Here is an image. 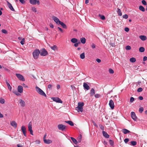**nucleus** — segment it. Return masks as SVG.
<instances>
[{
  "mask_svg": "<svg viewBox=\"0 0 147 147\" xmlns=\"http://www.w3.org/2000/svg\"><path fill=\"white\" fill-rule=\"evenodd\" d=\"M109 72L111 74H113L114 73V71L113 70L111 69H109Z\"/></svg>",
  "mask_w": 147,
  "mask_h": 147,
  "instance_id": "41",
  "label": "nucleus"
},
{
  "mask_svg": "<svg viewBox=\"0 0 147 147\" xmlns=\"http://www.w3.org/2000/svg\"><path fill=\"white\" fill-rule=\"evenodd\" d=\"M60 85L59 84H57V89H59L60 88Z\"/></svg>",
  "mask_w": 147,
  "mask_h": 147,
  "instance_id": "64",
  "label": "nucleus"
},
{
  "mask_svg": "<svg viewBox=\"0 0 147 147\" xmlns=\"http://www.w3.org/2000/svg\"><path fill=\"white\" fill-rule=\"evenodd\" d=\"M84 87L87 90H88L90 89V87L86 83L84 82L83 84Z\"/></svg>",
  "mask_w": 147,
  "mask_h": 147,
  "instance_id": "20",
  "label": "nucleus"
},
{
  "mask_svg": "<svg viewBox=\"0 0 147 147\" xmlns=\"http://www.w3.org/2000/svg\"><path fill=\"white\" fill-rule=\"evenodd\" d=\"M95 97L96 98H99L100 97V94H95L94 95Z\"/></svg>",
  "mask_w": 147,
  "mask_h": 147,
  "instance_id": "44",
  "label": "nucleus"
},
{
  "mask_svg": "<svg viewBox=\"0 0 147 147\" xmlns=\"http://www.w3.org/2000/svg\"><path fill=\"white\" fill-rule=\"evenodd\" d=\"M125 49L126 50H129L131 49V47L129 46H127L125 47Z\"/></svg>",
  "mask_w": 147,
  "mask_h": 147,
  "instance_id": "46",
  "label": "nucleus"
},
{
  "mask_svg": "<svg viewBox=\"0 0 147 147\" xmlns=\"http://www.w3.org/2000/svg\"><path fill=\"white\" fill-rule=\"evenodd\" d=\"M18 92L20 93L23 92V88L21 86H19L18 88Z\"/></svg>",
  "mask_w": 147,
  "mask_h": 147,
  "instance_id": "17",
  "label": "nucleus"
},
{
  "mask_svg": "<svg viewBox=\"0 0 147 147\" xmlns=\"http://www.w3.org/2000/svg\"><path fill=\"white\" fill-rule=\"evenodd\" d=\"M99 127L102 130H103L104 129V127L102 125H99Z\"/></svg>",
  "mask_w": 147,
  "mask_h": 147,
  "instance_id": "53",
  "label": "nucleus"
},
{
  "mask_svg": "<svg viewBox=\"0 0 147 147\" xmlns=\"http://www.w3.org/2000/svg\"><path fill=\"white\" fill-rule=\"evenodd\" d=\"M40 53V51L38 49H36L34 51L33 53V55L34 59H37Z\"/></svg>",
  "mask_w": 147,
  "mask_h": 147,
  "instance_id": "3",
  "label": "nucleus"
},
{
  "mask_svg": "<svg viewBox=\"0 0 147 147\" xmlns=\"http://www.w3.org/2000/svg\"><path fill=\"white\" fill-rule=\"evenodd\" d=\"M78 140L79 142H81L82 140V136L80 135V136H79L78 138Z\"/></svg>",
  "mask_w": 147,
  "mask_h": 147,
  "instance_id": "39",
  "label": "nucleus"
},
{
  "mask_svg": "<svg viewBox=\"0 0 147 147\" xmlns=\"http://www.w3.org/2000/svg\"><path fill=\"white\" fill-rule=\"evenodd\" d=\"M57 127L59 130L63 131H64L66 127V126L62 124L58 125Z\"/></svg>",
  "mask_w": 147,
  "mask_h": 147,
  "instance_id": "7",
  "label": "nucleus"
},
{
  "mask_svg": "<svg viewBox=\"0 0 147 147\" xmlns=\"http://www.w3.org/2000/svg\"><path fill=\"white\" fill-rule=\"evenodd\" d=\"M19 103L20 106L22 107H24L25 105V102L22 99H20L19 101Z\"/></svg>",
  "mask_w": 147,
  "mask_h": 147,
  "instance_id": "16",
  "label": "nucleus"
},
{
  "mask_svg": "<svg viewBox=\"0 0 147 147\" xmlns=\"http://www.w3.org/2000/svg\"><path fill=\"white\" fill-rule=\"evenodd\" d=\"M143 90V89L142 88H139L137 90V91L138 92H142Z\"/></svg>",
  "mask_w": 147,
  "mask_h": 147,
  "instance_id": "48",
  "label": "nucleus"
},
{
  "mask_svg": "<svg viewBox=\"0 0 147 147\" xmlns=\"http://www.w3.org/2000/svg\"><path fill=\"white\" fill-rule=\"evenodd\" d=\"M51 49H52V50H53L54 51H55V50H57V46L55 45H54L53 46L51 47Z\"/></svg>",
  "mask_w": 147,
  "mask_h": 147,
  "instance_id": "29",
  "label": "nucleus"
},
{
  "mask_svg": "<svg viewBox=\"0 0 147 147\" xmlns=\"http://www.w3.org/2000/svg\"><path fill=\"white\" fill-rule=\"evenodd\" d=\"M80 43V42H79L78 43H75V44L74 45V46L76 47H77L78 46V44Z\"/></svg>",
  "mask_w": 147,
  "mask_h": 147,
  "instance_id": "58",
  "label": "nucleus"
},
{
  "mask_svg": "<svg viewBox=\"0 0 147 147\" xmlns=\"http://www.w3.org/2000/svg\"><path fill=\"white\" fill-rule=\"evenodd\" d=\"M29 2L31 4L33 5H36V4L39 5L40 4V2L39 0H30Z\"/></svg>",
  "mask_w": 147,
  "mask_h": 147,
  "instance_id": "5",
  "label": "nucleus"
},
{
  "mask_svg": "<svg viewBox=\"0 0 147 147\" xmlns=\"http://www.w3.org/2000/svg\"><path fill=\"white\" fill-rule=\"evenodd\" d=\"M10 124L11 125L15 128H16L17 127V124L15 121H12L11 122Z\"/></svg>",
  "mask_w": 147,
  "mask_h": 147,
  "instance_id": "14",
  "label": "nucleus"
},
{
  "mask_svg": "<svg viewBox=\"0 0 147 147\" xmlns=\"http://www.w3.org/2000/svg\"><path fill=\"white\" fill-rule=\"evenodd\" d=\"M145 49L143 47H140L139 49V51L140 52H143L144 51Z\"/></svg>",
  "mask_w": 147,
  "mask_h": 147,
  "instance_id": "35",
  "label": "nucleus"
},
{
  "mask_svg": "<svg viewBox=\"0 0 147 147\" xmlns=\"http://www.w3.org/2000/svg\"><path fill=\"white\" fill-rule=\"evenodd\" d=\"M25 42V40L24 38H23L20 42V43L22 45H23L24 44Z\"/></svg>",
  "mask_w": 147,
  "mask_h": 147,
  "instance_id": "40",
  "label": "nucleus"
},
{
  "mask_svg": "<svg viewBox=\"0 0 147 147\" xmlns=\"http://www.w3.org/2000/svg\"><path fill=\"white\" fill-rule=\"evenodd\" d=\"M142 3L144 5H147L146 2L144 0H143L142 1Z\"/></svg>",
  "mask_w": 147,
  "mask_h": 147,
  "instance_id": "50",
  "label": "nucleus"
},
{
  "mask_svg": "<svg viewBox=\"0 0 147 147\" xmlns=\"http://www.w3.org/2000/svg\"><path fill=\"white\" fill-rule=\"evenodd\" d=\"M32 10L35 12H36V8L34 7H32L31 8Z\"/></svg>",
  "mask_w": 147,
  "mask_h": 147,
  "instance_id": "45",
  "label": "nucleus"
},
{
  "mask_svg": "<svg viewBox=\"0 0 147 147\" xmlns=\"http://www.w3.org/2000/svg\"><path fill=\"white\" fill-rule=\"evenodd\" d=\"M131 115L132 118L135 121H136L137 117L136 116L135 113L134 112H131Z\"/></svg>",
  "mask_w": 147,
  "mask_h": 147,
  "instance_id": "10",
  "label": "nucleus"
},
{
  "mask_svg": "<svg viewBox=\"0 0 147 147\" xmlns=\"http://www.w3.org/2000/svg\"><path fill=\"white\" fill-rule=\"evenodd\" d=\"M22 85L23 86L24 88H28V86L26 85V84H25L24 83H23L22 84Z\"/></svg>",
  "mask_w": 147,
  "mask_h": 147,
  "instance_id": "61",
  "label": "nucleus"
},
{
  "mask_svg": "<svg viewBox=\"0 0 147 147\" xmlns=\"http://www.w3.org/2000/svg\"><path fill=\"white\" fill-rule=\"evenodd\" d=\"M1 32L5 34H7V31L5 29H2L1 30Z\"/></svg>",
  "mask_w": 147,
  "mask_h": 147,
  "instance_id": "42",
  "label": "nucleus"
},
{
  "mask_svg": "<svg viewBox=\"0 0 147 147\" xmlns=\"http://www.w3.org/2000/svg\"><path fill=\"white\" fill-rule=\"evenodd\" d=\"M129 140L128 138H126L124 140V141L125 143H126L129 141Z\"/></svg>",
  "mask_w": 147,
  "mask_h": 147,
  "instance_id": "56",
  "label": "nucleus"
},
{
  "mask_svg": "<svg viewBox=\"0 0 147 147\" xmlns=\"http://www.w3.org/2000/svg\"><path fill=\"white\" fill-rule=\"evenodd\" d=\"M109 105L112 109H113L114 107V102L113 100H111L109 103Z\"/></svg>",
  "mask_w": 147,
  "mask_h": 147,
  "instance_id": "13",
  "label": "nucleus"
},
{
  "mask_svg": "<svg viewBox=\"0 0 147 147\" xmlns=\"http://www.w3.org/2000/svg\"><path fill=\"white\" fill-rule=\"evenodd\" d=\"M44 142L46 144H49L52 143V141L49 139H45L44 140Z\"/></svg>",
  "mask_w": 147,
  "mask_h": 147,
  "instance_id": "19",
  "label": "nucleus"
},
{
  "mask_svg": "<svg viewBox=\"0 0 147 147\" xmlns=\"http://www.w3.org/2000/svg\"><path fill=\"white\" fill-rule=\"evenodd\" d=\"M126 32H128L129 31V29L127 27H125L124 28Z\"/></svg>",
  "mask_w": 147,
  "mask_h": 147,
  "instance_id": "55",
  "label": "nucleus"
},
{
  "mask_svg": "<svg viewBox=\"0 0 147 147\" xmlns=\"http://www.w3.org/2000/svg\"><path fill=\"white\" fill-rule=\"evenodd\" d=\"M92 122L94 126L96 127H98V125L96 124L95 122L94 121H92Z\"/></svg>",
  "mask_w": 147,
  "mask_h": 147,
  "instance_id": "57",
  "label": "nucleus"
},
{
  "mask_svg": "<svg viewBox=\"0 0 147 147\" xmlns=\"http://www.w3.org/2000/svg\"><path fill=\"white\" fill-rule=\"evenodd\" d=\"M81 42L82 44H85L86 42V40L84 38H82L80 39Z\"/></svg>",
  "mask_w": 147,
  "mask_h": 147,
  "instance_id": "26",
  "label": "nucleus"
},
{
  "mask_svg": "<svg viewBox=\"0 0 147 147\" xmlns=\"http://www.w3.org/2000/svg\"><path fill=\"white\" fill-rule=\"evenodd\" d=\"M40 54L41 56H45L48 54L47 51L45 49L40 50Z\"/></svg>",
  "mask_w": 147,
  "mask_h": 147,
  "instance_id": "4",
  "label": "nucleus"
},
{
  "mask_svg": "<svg viewBox=\"0 0 147 147\" xmlns=\"http://www.w3.org/2000/svg\"><path fill=\"white\" fill-rule=\"evenodd\" d=\"M143 110L144 109L143 107H141L139 108V111L140 113H142Z\"/></svg>",
  "mask_w": 147,
  "mask_h": 147,
  "instance_id": "43",
  "label": "nucleus"
},
{
  "mask_svg": "<svg viewBox=\"0 0 147 147\" xmlns=\"http://www.w3.org/2000/svg\"><path fill=\"white\" fill-rule=\"evenodd\" d=\"M19 1L21 3L23 4L25 3V2L24 0H19Z\"/></svg>",
  "mask_w": 147,
  "mask_h": 147,
  "instance_id": "63",
  "label": "nucleus"
},
{
  "mask_svg": "<svg viewBox=\"0 0 147 147\" xmlns=\"http://www.w3.org/2000/svg\"><path fill=\"white\" fill-rule=\"evenodd\" d=\"M117 13L118 14V15L119 16H121L122 15V13L121 12V10L119 9H117Z\"/></svg>",
  "mask_w": 147,
  "mask_h": 147,
  "instance_id": "32",
  "label": "nucleus"
},
{
  "mask_svg": "<svg viewBox=\"0 0 147 147\" xmlns=\"http://www.w3.org/2000/svg\"><path fill=\"white\" fill-rule=\"evenodd\" d=\"M128 17V15H127L126 14H125L123 16V18L126 19Z\"/></svg>",
  "mask_w": 147,
  "mask_h": 147,
  "instance_id": "51",
  "label": "nucleus"
},
{
  "mask_svg": "<svg viewBox=\"0 0 147 147\" xmlns=\"http://www.w3.org/2000/svg\"><path fill=\"white\" fill-rule=\"evenodd\" d=\"M130 61L132 63H134L136 61V59L134 57L131 58L129 59Z\"/></svg>",
  "mask_w": 147,
  "mask_h": 147,
  "instance_id": "33",
  "label": "nucleus"
},
{
  "mask_svg": "<svg viewBox=\"0 0 147 147\" xmlns=\"http://www.w3.org/2000/svg\"><path fill=\"white\" fill-rule=\"evenodd\" d=\"M65 122L66 123H68L69 125L71 126H73L74 125V124L71 121H65Z\"/></svg>",
  "mask_w": 147,
  "mask_h": 147,
  "instance_id": "28",
  "label": "nucleus"
},
{
  "mask_svg": "<svg viewBox=\"0 0 147 147\" xmlns=\"http://www.w3.org/2000/svg\"><path fill=\"white\" fill-rule=\"evenodd\" d=\"M143 61H145L147 60V57L146 56H145L143 58Z\"/></svg>",
  "mask_w": 147,
  "mask_h": 147,
  "instance_id": "62",
  "label": "nucleus"
},
{
  "mask_svg": "<svg viewBox=\"0 0 147 147\" xmlns=\"http://www.w3.org/2000/svg\"><path fill=\"white\" fill-rule=\"evenodd\" d=\"M77 39L76 38H73L71 40V42L73 43H76L77 42Z\"/></svg>",
  "mask_w": 147,
  "mask_h": 147,
  "instance_id": "30",
  "label": "nucleus"
},
{
  "mask_svg": "<svg viewBox=\"0 0 147 147\" xmlns=\"http://www.w3.org/2000/svg\"><path fill=\"white\" fill-rule=\"evenodd\" d=\"M90 95L91 96H93L95 94L94 90L93 88H92L90 91Z\"/></svg>",
  "mask_w": 147,
  "mask_h": 147,
  "instance_id": "25",
  "label": "nucleus"
},
{
  "mask_svg": "<svg viewBox=\"0 0 147 147\" xmlns=\"http://www.w3.org/2000/svg\"><path fill=\"white\" fill-rule=\"evenodd\" d=\"M71 139L75 144H77L78 142L75 139L72 137H71Z\"/></svg>",
  "mask_w": 147,
  "mask_h": 147,
  "instance_id": "27",
  "label": "nucleus"
},
{
  "mask_svg": "<svg viewBox=\"0 0 147 147\" xmlns=\"http://www.w3.org/2000/svg\"><path fill=\"white\" fill-rule=\"evenodd\" d=\"M91 47L92 49H94L96 47V45L94 43H92L91 45Z\"/></svg>",
  "mask_w": 147,
  "mask_h": 147,
  "instance_id": "54",
  "label": "nucleus"
},
{
  "mask_svg": "<svg viewBox=\"0 0 147 147\" xmlns=\"http://www.w3.org/2000/svg\"><path fill=\"white\" fill-rule=\"evenodd\" d=\"M139 38L142 40L144 41L146 40V37L144 35H141L139 36Z\"/></svg>",
  "mask_w": 147,
  "mask_h": 147,
  "instance_id": "22",
  "label": "nucleus"
},
{
  "mask_svg": "<svg viewBox=\"0 0 147 147\" xmlns=\"http://www.w3.org/2000/svg\"><path fill=\"white\" fill-rule=\"evenodd\" d=\"M35 89L36 91L39 94L45 97L47 96V95L45 92L38 86H36Z\"/></svg>",
  "mask_w": 147,
  "mask_h": 147,
  "instance_id": "2",
  "label": "nucleus"
},
{
  "mask_svg": "<svg viewBox=\"0 0 147 147\" xmlns=\"http://www.w3.org/2000/svg\"><path fill=\"white\" fill-rule=\"evenodd\" d=\"M84 105L83 102H78V106L76 108V110H77L78 112H82L83 111V106Z\"/></svg>",
  "mask_w": 147,
  "mask_h": 147,
  "instance_id": "1",
  "label": "nucleus"
},
{
  "mask_svg": "<svg viewBox=\"0 0 147 147\" xmlns=\"http://www.w3.org/2000/svg\"><path fill=\"white\" fill-rule=\"evenodd\" d=\"M28 130L30 131L31 135H33V131L32 129V125L31 122L29 123L28 126Z\"/></svg>",
  "mask_w": 147,
  "mask_h": 147,
  "instance_id": "8",
  "label": "nucleus"
},
{
  "mask_svg": "<svg viewBox=\"0 0 147 147\" xmlns=\"http://www.w3.org/2000/svg\"><path fill=\"white\" fill-rule=\"evenodd\" d=\"M85 53H83L81 54L80 55V58L82 59H83L85 58Z\"/></svg>",
  "mask_w": 147,
  "mask_h": 147,
  "instance_id": "34",
  "label": "nucleus"
},
{
  "mask_svg": "<svg viewBox=\"0 0 147 147\" xmlns=\"http://www.w3.org/2000/svg\"><path fill=\"white\" fill-rule=\"evenodd\" d=\"M100 16V18L102 20H104L105 19V17L103 15H99Z\"/></svg>",
  "mask_w": 147,
  "mask_h": 147,
  "instance_id": "49",
  "label": "nucleus"
},
{
  "mask_svg": "<svg viewBox=\"0 0 147 147\" xmlns=\"http://www.w3.org/2000/svg\"><path fill=\"white\" fill-rule=\"evenodd\" d=\"M13 92L14 94H16V95H17V96H19V95H20V94L18 92H17L16 91H13Z\"/></svg>",
  "mask_w": 147,
  "mask_h": 147,
  "instance_id": "47",
  "label": "nucleus"
},
{
  "mask_svg": "<svg viewBox=\"0 0 147 147\" xmlns=\"http://www.w3.org/2000/svg\"><path fill=\"white\" fill-rule=\"evenodd\" d=\"M102 133L103 136L106 138H109V135H108V134L107 132H105V131H102Z\"/></svg>",
  "mask_w": 147,
  "mask_h": 147,
  "instance_id": "18",
  "label": "nucleus"
},
{
  "mask_svg": "<svg viewBox=\"0 0 147 147\" xmlns=\"http://www.w3.org/2000/svg\"><path fill=\"white\" fill-rule=\"evenodd\" d=\"M131 145L134 146L137 144V142L136 141H132L131 142Z\"/></svg>",
  "mask_w": 147,
  "mask_h": 147,
  "instance_id": "37",
  "label": "nucleus"
},
{
  "mask_svg": "<svg viewBox=\"0 0 147 147\" xmlns=\"http://www.w3.org/2000/svg\"><path fill=\"white\" fill-rule=\"evenodd\" d=\"M21 130L23 132V133L24 135L25 136H26V128L25 127V126H24V125H22V126Z\"/></svg>",
  "mask_w": 147,
  "mask_h": 147,
  "instance_id": "12",
  "label": "nucleus"
},
{
  "mask_svg": "<svg viewBox=\"0 0 147 147\" xmlns=\"http://www.w3.org/2000/svg\"><path fill=\"white\" fill-rule=\"evenodd\" d=\"M96 61L98 63L100 62L101 61V60L99 59H96Z\"/></svg>",
  "mask_w": 147,
  "mask_h": 147,
  "instance_id": "60",
  "label": "nucleus"
},
{
  "mask_svg": "<svg viewBox=\"0 0 147 147\" xmlns=\"http://www.w3.org/2000/svg\"><path fill=\"white\" fill-rule=\"evenodd\" d=\"M52 18L55 22H56L57 24H59L61 21L59 20V19L57 18L55 16H53L52 17Z\"/></svg>",
  "mask_w": 147,
  "mask_h": 147,
  "instance_id": "11",
  "label": "nucleus"
},
{
  "mask_svg": "<svg viewBox=\"0 0 147 147\" xmlns=\"http://www.w3.org/2000/svg\"><path fill=\"white\" fill-rule=\"evenodd\" d=\"M122 132L125 134H126L130 132V131L125 129H123L122 130Z\"/></svg>",
  "mask_w": 147,
  "mask_h": 147,
  "instance_id": "21",
  "label": "nucleus"
},
{
  "mask_svg": "<svg viewBox=\"0 0 147 147\" xmlns=\"http://www.w3.org/2000/svg\"><path fill=\"white\" fill-rule=\"evenodd\" d=\"M109 142L111 145L112 146H113L114 145V141L113 140H109Z\"/></svg>",
  "mask_w": 147,
  "mask_h": 147,
  "instance_id": "38",
  "label": "nucleus"
},
{
  "mask_svg": "<svg viewBox=\"0 0 147 147\" xmlns=\"http://www.w3.org/2000/svg\"><path fill=\"white\" fill-rule=\"evenodd\" d=\"M139 9L140 11H142L143 12L144 11H145V9L144 8L143 6L142 5L139 6Z\"/></svg>",
  "mask_w": 147,
  "mask_h": 147,
  "instance_id": "31",
  "label": "nucleus"
},
{
  "mask_svg": "<svg viewBox=\"0 0 147 147\" xmlns=\"http://www.w3.org/2000/svg\"><path fill=\"white\" fill-rule=\"evenodd\" d=\"M52 86L51 84H49L48 85V88L49 89H51Z\"/></svg>",
  "mask_w": 147,
  "mask_h": 147,
  "instance_id": "59",
  "label": "nucleus"
},
{
  "mask_svg": "<svg viewBox=\"0 0 147 147\" xmlns=\"http://www.w3.org/2000/svg\"><path fill=\"white\" fill-rule=\"evenodd\" d=\"M16 75L20 80L23 81H24L25 80V79L23 76L21 74H16Z\"/></svg>",
  "mask_w": 147,
  "mask_h": 147,
  "instance_id": "6",
  "label": "nucleus"
},
{
  "mask_svg": "<svg viewBox=\"0 0 147 147\" xmlns=\"http://www.w3.org/2000/svg\"><path fill=\"white\" fill-rule=\"evenodd\" d=\"M7 5L9 8V9L11 11H14V9L13 8V6H12L11 4V3H10L8 1H7Z\"/></svg>",
  "mask_w": 147,
  "mask_h": 147,
  "instance_id": "15",
  "label": "nucleus"
},
{
  "mask_svg": "<svg viewBox=\"0 0 147 147\" xmlns=\"http://www.w3.org/2000/svg\"><path fill=\"white\" fill-rule=\"evenodd\" d=\"M5 102V100L4 99L2 98H0V103L1 104H3Z\"/></svg>",
  "mask_w": 147,
  "mask_h": 147,
  "instance_id": "36",
  "label": "nucleus"
},
{
  "mask_svg": "<svg viewBox=\"0 0 147 147\" xmlns=\"http://www.w3.org/2000/svg\"><path fill=\"white\" fill-rule=\"evenodd\" d=\"M134 100V98L133 97H131L130 98V101L131 102H132Z\"/></svg>",
  "mask_w": 147,
  "mask_h": 147,
  "instance_id": "52",
  "label": "nucleus"
},
{
  "mask_svg": "<svg viewBox=\"0 0 147 147\" xmlns=\"http://www.w3.org/2000/svg\"><path fill=\"white\" fill-rule=\"evenodd\" d=\"M59 24H60L64 28L66 29L67 28L66 25L63 22L61 21L60 22Z\"/></svg>",
  "mask_w": 147,
  "mask_h": 147,
  "instance_id": "23",
  "label": "nucleus"
},
{
  "mask_svg": "<svg viewBox=\"0 0 147 147\" xmlns=\"http://www.w3.org/2000/svg\"><path fill=\"white\" fill-rule=\"evenodd\" d=\"M5 82L6 83L9 90L10 91H11L12 88L10 86V84L8 82L7 80H5Z\"/></svg>",
  "mask_w": 147,
  "mask_h": 147,
  "instance_id": "24",
  "label": "nucleus"
},
{
  "mask_svg": "<svg viewBox=\"0 0 147 147\" xmlns=\"http://www.w3.org/2000/svg\"><path fill=\"white\" fill-rule=\"evenodd\" d=\"M52 99L54 101H55L57 102L60 103H62V101L58 97H53L52 98Z\"/></svg>",
  "mask_w": 147,
  "mask_h": 147,
  "instance_id": "9",
  "label": "nucleus"
}]
</instances>
